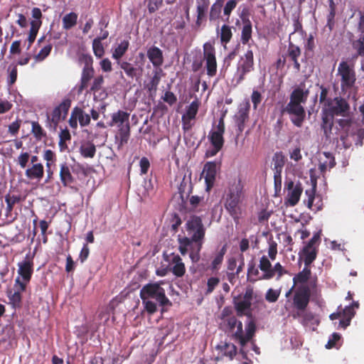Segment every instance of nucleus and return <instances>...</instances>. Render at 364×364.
Wrapping results in <instances>:
<instances>
[{"instance_id": "nucleus-1", "label": "nucleus", "mask_w": 364, "mask_h": 364, "mask_svg": "<svg viewBox=\"0 0 364 364\" xmlns=\"http://www.w3.org/2000/svg\"><path fill=\"white\" fill-rule=\"evenodd\" d=\"M309 90L304 89L301 85L293 90L289 96V102L283 108L282 112L290 116L291 122L297 127H301L306 117L303 106L308 99Z\"/></svg>"}, {"instance_id": "nucleus-2", "label": "nucleus", "mask_w": 364, "mask_h": 364, "mask_svg": "<svg viewBox=\"0 0 364 364\" xmlns=\"http://www.w3.org/2000/svg\"><path fill=\"white\" fill-rule=\"evenodd\" d=\"M140 298L144 310L149 315H153L157 311V304L162 307L172 305L166 296L164 289L157 283L144 285L140 290Z\"/></svg>"}, {"instance_id": "nucleus-3", "label": "nucleus", "mask_w": 364, "mask_h": 364, "mask_svg": "<svg viewBox=\"0 0 364 364\" xmlns=\"http://www.w3.org/2000/svg\"><path fill=\"white\" fill-rule=\"evenodd\" d=\"M186 228L189 237H178V250L182 255H186L188 246L193 244L203 245L205 235V228L200 217L193 215L186 223Z\"/></svg>"}, {"instance_id": "nucleus-4", "label": "nucleus", "mask_w": 364, "mask_h": 364, "mask_svg": "<svg viewBox=\"0 0 364 364\" xmlns=\"http://www.w3.org/2000/svg\"><path fill=\"white\" fill-rule=\"evenodd\" d=\"M243 196L244 185L242 180L237 178L229 182L223 196L224 207L235 220L239 219Z\"/></svg>"}, {"instance_id": "nucleus-5", "label": "nucleus", "mask_w": 364, "mask_h": 364, "mask_svg": "<svg viewBox=\"0 0 364 364\" xmlns=\"http://www.w3.org/2000/svg\"><path fill=\"white\" fill-rule=\"evenodd\" d=\"M71 102L70 98H64L50 114H46V126L47 128L53 131L56 130L58 124L66 118Z\"/></svg>"}, {"instance_id": "nucleus-6", "label": "nucleus", "mask_w": 364, "mask_h": 364, "mask_svg": "<svg viewBox=\"0 0 364 364\" xmlns=\"http://www.w3.org/2000/svg\"><path fill=\"white\" fill-rule=\"evenodd\" d=\"M255 69L254 54L252 49L248 48L246 52L240 57L235 74L236 84L241 83L245 79V75Z\"/></svg>"}, {"instance_id": "nucleus-7", "label": "nucleus", "mask_w": 364, "mask_h": 364, "mask_svg": "<svg viewBox=\"0 0 364 364\" xmlns=\"http://www.w3.org/2000/svg\"><path fill=\"white\" fill-rule=\"evenodd\" d=\"M311 298V289L307 285L299 286L294 292L291 299H288L286 309L289 304L290 307L296 311H306Z\"/></svg>"}, {"instance_id": "nucleus-8", "label": "nucleus", "mask_w": 364, "mask_h": 364, "mask_svg": "<svg viewBox=\"0 0 364 364\" xmlns=\"http://www.w3.org/2000/svg\"><path fill=\"white\" fill-rule=\"evenodd\" d=\"M359 308L358 301H353L350 306L342 309L338 308L337 312L329 316L331 320L340 319L338 328H346L350 323L351 319L355 316V310Z\"/></svg>"}, {"instance_id": "nucleus-9", "label": "nucleus", "mask_w": 364, "mask_h": 364, "mask_svg": "<svg viewBox=\"0 0 364 364\" xmlns=\"http://www.w3.org/2000/svg\"><path fill=\"white\" fill-rule=\"evenodd\" d=\"M338 74L341 76V89L347 92L354 86L356 77L355 73L346 61H341L338 68Z\"/></svg>"}, {"instance_id": "nucleus-10", "label": "nucleus", "mask_w": 364, "mask_h": 364, "mask_svg": "<svg viewBox=\"0 0 364 364\" xmlns=\"http://www.w3.org/2000/svg\"><path fill=\"white\" fill-rule=\"evenodd\" d=\"M203 57L205 61L207 75L214 77L217 74L218 64L215 56V48L210 42H206L203 46Z\"/></svg>"}, {"instance_id": "nucleus-11", "label": "nucleus", "mask_w": 364, "mask_h": 364, "mask_svg": "<svg viewBox=\"0 0 364 364\" xmlns=\"http://www.w3.org/2000/svg\"><path fill=\"white\" fill-rule=\"evenodd\" d=\"M323 109L334 116L346 117L349 112L350 105L344 98L336 97L333 99L328 98Z\"/></svg>"}, {"instance_id": "nucleus-12", "label": "nucleus", "mask_w": 364, "mask_h": 364, "mask_svg": "<svg viewBox=\"0 0 364 364\" xmlns=\"http://www.w3.org/2000/svg\"><path fill=\"white\" fill-rule=\"evenodd\" d=\"M301 54V48L292 42H289L287 51L284 55L287 60V67L290 68L292 66L296 73H299L301 70V64L299 62Z\"/></svg>"}, {"instance_id": "nucleus-13", "label": "nucleus", "mask_w": 364, "mask_h": 364, "mask_svg": "<svg viewBox=\"0 0 364 364\" xmlns=\"http://www.w3.org/2000/svg\"><path fill=\"white\" fill-rule=\"evenodd\" d=\"M225 133V122L223 117H220L215 130H211L208 134V139L212 146L216 149H222L224 145L223 134Z\"/></svg>"}, {"instance_id": "nucleus-14", "label": "nucleus", "mask_w": 364, "mask_h": 364, "mask_svg": "<svg viewBox=\"0 0 364 364\" xmlns=\"http://www.w3.org/2000/svg\"><path fill=\"white\" fill-rule=\"evenodd\" d=\"M200 102L198 98H196L189 106L187 107L186 112L182 115V127L184 130H189L192 127L191 121L196 119Z\"/></svg>"}, {"instance_id": "nucleus-15", "label": "nucleus", "mask_w": 364, "mask_h": 364, "mask_svg": "<svg viewBox=\"0 0 364 364\" xmlns=\"http://www.w3.org/2000/svg\"><path fill=\"white\" fill-rule=\"evenodd\" d=\"M240 18L242 23L240 41L242 45H248L250 46V41L252 38V24L245 9L242 11Z\"/></svg>"}, {"instance_id": "nucleus-16", "label": "nucleus", "mask_w": 364, "mask_h": 364, "mask_svg": "<svg viewBox=\"0 0 364 364\" xmlns=\"http://www.w3.org/2000/svg\"><path fill=\"white\" fill-rule=\"evenodd\" d=\"M18 274L21 277V282H25V286L26 287L33 273V260L28 257H26L23 261L18 264Z\"/></svg>"}, {"instance_id": "nucleus-17", "label": "nucleus", "mask_w": 364, "mask_h": 364, "mask_svg": "<svg viewBox=\"0 0 364 364\" xmlns=\"http://www.w3.org/2000/svg\"><path fill=\"white\" fill-rule=\"evenodd\" d=\"M217 168L218 164L215 161H208L204 165L203 173L205 174L207 189H210L214 186Z\"/></svg>"}, {"instance_id": "nucleus-18", "label": "nucleus", "mask_w": 364, "mask_h": 364, "mask_svg": "<svg viewBox=\"0 0 364 364\" xmlns=\"http://www.w3.org/2000/svg\"><path fill=\"white\" fill-rule=\"evenodd\" d=\"M318 252V247L306 244L299 252V259L303 260L305 266H311L316 259Z\"/></svg>"}, {"instance_id": "nucleus-19", "label": "nucleus", "mask_w": 364, "mask_h": 364, "mask_svg": "<svg viewBox=\"0 0 364 364\" xmlns=\"http://www.w3.org/2000/svg\"><path fill=\"white\" fill-rule=\"evenodd\" d=\"M311 275V270L310 266H305L302 271L299 272L297 274H296L293 278L294 285L293 287L286 293L285 296L289 297L293 292V289L294 286L297 284H304L306 283L310 278Z\"/></svg>"}, {"instance_id": "nucleus-20", "label": "nucleus", "mask_w": 364, "mask_h": 364, "mask_svg": "<svg viewBox=\"0 0 364 364\" xmlns=\"http://www.w3.org/2000/svg\"><path fill=\"white\" fill-rule=\"evenodd\" d=\"M117 64L129 78H137L141 75L143 71L141 67H134L132 63L124 60H119L117 61Z\"/></svg>"}, {"instance_id": "nucleus-21", "label": "nucleus", "mask_w": 364, "mask_h": 364, "mask_svg": "<svg viewBox=\"0 0 364 364\" xmlns=\"http://www.w3.org/2000/svg\"><path fill=\"white\" fill-rule=\"evenodd\" d=\"M305 193L308 198L304 200V203L306 204L309 209L314 211H318L322 209V200L319 197H315L314 188L306 190Z\"/></svg>"}, {"instance_id": "nucleus-22", "label": "nucleus", "mask_w": 364, "mask_h": 364, "mask_svg": "<svg viewBox=\"0 0 364 364\" xmlns=\"http://www.w3.org/2000/svg\"><path fill=\"white\" fill-rule=\"evenodd\" d=\"M146 55L155 68H159L164 63V56L162 50L154 46L150 47L146 52Z\"/></svg>"}, {"instance_id": "nucleus-23", "label": "nucleus", "mask_w": 364, "mask_h": 364, "mask_svg": "<svg viewBox=\"0 0 364 364\" xmlns=\"http://www.w3.org/2000/svg\"><path fill=\"white\" fill-rule=\"evenodd\" d=\"M111 117V122H109V126L111 127L117 125V128H119L123 125L130 124L129 113L127 112L118 110L117 112L113 113Z\"/></svg>"}, {"instance_id": "nucleus-24", "label": "nucleus", "mask_w": 364, "mask_h": 364, "mask_svg": "<svg viewBox=\"0 0 364 364\" xmlns=\"http://www.w3.org/2000/svg\"><path fill=\"white\" fill-rule=\"evenodd\" d=\"M249 107H241L235 115V123L238 129V134H241L245 127V122L249 118Z\"/></svg>"}, {"instance_id": "nucleus-25", "label": "nucleus", "mask_w": 364, "mask_h": 364, "mask_svg": "<svg viewBox=\"0 0 364 364\" xmlns=\"http://www.w3.org/2000/svg\"><path fill=\"white\" fill-rule=\"evenodd\" d=\"M60 179L64 187L70 186L75 181V178L71 173L70 167L66 163L60 165Z\"/></svg>"}, {"instance_id": "nucleus-26", "label": "nucleus", "mask_w": 364, "mask_h": 364, "mask_svg": "<svg viewBox=\"0 0 364 364\" xmlns=\"http://www.w3.org/2000/svg\"><path fill=\"white\" fill-rule=\"evenodd\" d=\"M130 124L123 125L118 128L115 139L118 144V149H121L124 144H127L130 137Z\"/></svg>"}, {"instance_id": "nucleus-27", "label": "nucleus", "mask_w": 364, "mask_h": 364, "mask_svg": "<svg viewBox=\"0 0 364 364\" xmlns=\"http://www.w3.org/2000/svg\"><path fill=\"white\" fill-rule=\"evenodd\" d=\"M14 293L10 296V300L14 305H19L21 301V293L26 291L25 282H21L20 277H16L14 284Z\"/></svg>"}, {"instance_id": "nucleus-28", "label": "nucleus", "mask_w": 364, "mask_h": 364, "mask_svg": "<svg viewBox=\"0 0 364 364\" xmlns=\"http://www.w3.org/2000/svg\"><path fill=\"white\" fill-rule=\"evenodd\" d=\"M94 69H82L80 84L77 87L78 93H82L88 87L90 81L94 77Z\"/></svg>"}, {"instance_id": "nucleus-29", "label": "nucleus", "mask_w": 364, "mask_h": 364, "mask_svg": "<svg viewBox=\"0 0 364 364\" xmlns=\"http://www.w3.org/2000/svg\"><path fill=\"white\" fill-rule=\"evenodd\" d=\"M25 175L28 179L40 181L44 175V167L42 164H33L26 170Z\"/></svg>"}, {"instance_id": "nucleus-30", "label": "nucleus", "mask_w": 364, "mask_h": 364, "mask_svg": "<svg viewBox=\"0 0 364 364\" xmlns=\"http://www.w3.org/2000/svg\"><path fill=\"white\" fill-rule=\"evenodd\" d=\"M171 264H173L171 272L176 277H181L185 274L186 267L178 255H173Z\"/></svg>"}, {"instance_id": "nucleus-31", "label": "nucleus", "mask_w": 364, "mask_h": 364, "mask_svg": "<svg viewBox=\"0 0 364 364\" xmlns=\"http://www.w3.org/2000/svg\"><path fill=\"white\" fill-rule=\"evenodd\" d=\"M223 4L224 0H215L212 4L208 15V18L210 22H215L220 18Z\"/></svg>"}, {"instance_id": "nucleus-32", "label": "nucleus", "mask_w": 364, "mask_h": 364, "mask_svg": "<svg viewBox=\"0 0 364 364\" xmlns=\"http://www.w3.org/2000/svg\"><path fill=\"white\" fill-rule=\"evenodd\" d=\"M303 192V188L301 183H297L294 188L289 191L287 202L289 205L294 206L299 201L300 196Z\"/></svg>"}, {"instance_id": "nucleus-33", "label": "nucleus", "mask_w": 364, "mask_h": 364, "mask_svg": "<svg viewBox=\"0 0 364 364\" xmlns=\"http://www.w3.org/2000/svg\"><path fill=\"white\" fill-rule=\"evenodd\" d=\"M80 153L84 158L92 159L96 154V146L93 142L87 141L81 144L79 149Z\"/></svg>"}, {"instance_id": "nucleus-34", "label": "nucleus", "mask_w": 364, "mask_h": 364, "mask_svg": "<svg viewBox=\"0 0 364 364\" xmlns=\"http://www.w3.org/2000/svg\"><path fill=\"white\" fill-rule=\"evenodd\" d=\"M259 267L264 274L262 279H269L273 277L272 264L266 256H262L259 260Z\"/></svg>"}, {"instance_id": "nucleus-35", "label": "nucleus", "mask_w": 364, "mask_h": 364, "mask_svg": "<svg viewBox=\"0 0 364 364\" xmlns=\"http://www.w3.org/2000/svg\"><path fill=\"white\" fill-rule=\"evenodd\" d=\"M73 115H75L81 127H87L90 124V115L84 112L79 107H75L73 109Z\"/></svg>"}, {"instance_id": "nucleus-36", "label": "nucleus", "mask_w": 364, "mask_h": 364, "mask_svg": "<svg viewBox=\"0 0 364 364\" xmlns=\"http://www.w3.org/2000/svg\"><path fill=\"white\" fill-rule=\"evenodd\" d=\"M232 28V27L228 24L222 25L220 32V41L222 45L225 46L230 42L233 36Z\"/></svg>"}, {"instance_id": "nucleus-37", "label": "nucleus", "mask_w": 364, "mask_h": 364, "mask_svg": "<svg viewBox=\"0 0 364 364\" xmlns=\"http://www.w3.org/2000/svg\"><path fill=\"white\" fill-rule=\"evenodd\" d=\"M42 24L41 21H31V28L28 36V48H29L36 40L38 30Z\"/></svg>"}, {"instance_id": "nucleus-38", "label": "nucleus", "mask_w": 364, "mask_h": 364, "mask_svg": "<svg viewBox=\"0 0 364 364\" xmlns=\"http://www.w3.org/2000/svg\"><path fill=\"white\" fill-rule=\"evenodd\" d=\"M129 46V42L127 40H123L114 48L112 53V58L117 61L121 60L122 57L126 53Z\"/></svg>"}, {"instance_id": "nucleus-39", "label": "nucleus", "mask_w": 364, "mask_h": 364, "mask_svg": "<svg viewBox=\"0 0 364 364\" xmlns=\"http://www.w3.org/2000/svg\"><path fill=\"white\" fill-rule=\"evenodd\" d=\"M334 115L326 111L323 108L322 113V124L321 127L324 130V132L326 134L327 131L331 132L333 124V118Z\"/></svg>"}, {"instance_id": "nucleus-40", "label": "nucleus", "mask_w": 364, "mask_h": 364, "mask_svg": "<svg viewBox=\"0 0 364 364\" xmlns=\"http://www.w3.org/2000/svg\"><path fill=\"white\" fill-rule=\"evenodd\" d=\"M234 305L235 309L237 313V316H242L243 315L247 314L245 311L249 310L251 307L252 302L245 301L244 299L241 301H236L235 298L234 299Z\"/></svg>"}, {"instance_id": "nucleus-41", "label": "nucleus", "mask_w": 364, "mask_h": 364, "mask_svg": "<svg viewBox=\"0 0 364 364\" xmlns=\"http://www.w3.org/2000/svg\"><path fill=\"white\" fill-rule=\"evenodd\" d=\"M336 5L333 0L329 1V12L327 15V23L326 27L331 31L335 26Z\"/></svg>"}, {"instance_id": "nucleus-42", "label": "nucleus", "mask_w": 364, "mask_h": 364, "mask_svg": "<svg viewBox=\"0 0 364 364\" xmlns=\"http://www.w3.org/2000/svg\"><path fill=\"white\" fill-rule=\"evenodd\" d=\"M203 3L202 4H198L196 8L197 11V18L196 21V24L197 26H200L205 19V13L208 7V1L203 0Z\"/></svg>"}, {"instance_id": "nucleus-43", "label": "nucleus", "mask_w": 364, "mask_h": 364, "mask_svg": "<svg viewBox=\"0 0 364 364\" xmlns=\"http://www.w3.org/2000/svg\"><path fill=\"white\" fill-rule=\"evenodd\" d=\"M77 14L74 12H70L65 15L63 18V28L68 30L75 26L77 23Z\"/></svg>"}, {"instance_id": "nucleus-44", "label": "nucleus", "mask_w": 364, "mask_h": 364, "mask_svg": "<svg viewBox=\"0 0 364 364\" xmlns=\"http://www.w3.org/2000/svg\"><path fill=\"white\" fill-rule=\"evenodd\" d=\"M227 251L226 245H223L219 252L216 255L212 261L210 268L213 271H218L223 261L224 255Z\"/></svg>"}, {"instance_id": "nucleus-45", "label": "nucleus", "mask_w": 364, "mask_h": 364, "mask_svg": "<svg viewBox=\"0 0 364 364\" xmlns=\"http://www.w3.org/2000/svg\"><path fill=\"white\" fill-rule=\"evenodd\" d=\"M274 171H282L284 166V156L282 152H277L273 156Z\"/></svg>"}, {"instance_id": "nucleus-46", "label": "nucleus", "mask_w": 364, "mask_h": 364, "mask_svg": "<svg viewBox=\"0 0 364 364\" xmlns=\"http://www.w3.org/2000/svg\"><path fill=\"white\" fill-rule=\"evenodd\" d=\"M294 318H301V323L304 325H308L314 318V316L311 312L305 311H296L292 314Z\"/></svg>"}, {"instance_id": "nucleus-47", "label": "nucleus", "mask_w": 364, "mask_h": 364, "mask_svg": "<svg viewBox=\"0 0 364 364\" xmlns=\"http://www.w3.org/2000/svg\"><path fill=\"white\" fill-rule=\"evenodd\" d=\"M31 132L37 140H41L46 133L38 122H31Z\"/></svg>"}, {"instance_id": "nucleus-48", "label": "nucleus", "mask_w": 364, "mask_h": 364, "mask_svg": "<svg viewBox=\"0 0 364 364\" xmlns=\"http://www.w3.org/2000/svg\"><path fill=\"white\" fill-rule=\"evenodd\" d=\"M202 246L203 245L201 244H193L191 246H188V250L190 251L189 257L193 262H198L199 261Z\"/></svg>"}, {"instance_id": "nucleus-49", "label": "nucleus", "mask_w": 364, "mask_h": 364, "mask_svg": "<svg viewBox=\"0 0 364 364\" xmlns=\"http://www.w3.org/2000/svg\"><path fill=\"white\" fill-rule=\"evenodd\" d=\"M223 355L228 357L230 360H232L237 354V347L233 343H225L221 347Z\"/></svg>"}, {"instance_id": "nucleus-50", "label": "nucleus", "mask_w": 364, "mask_h": 364, "mask_svg": "<svg viewBox=\"0 0 364 364\" xmlns=\"http://www.w3.org/2000/svg\"><path fill=\"white\" fill-rule=\"evenodd\" d=\"M237 0H228L223 8V15L226 17L225 21L229 22L232 11L236 8Z\"/></svg>"}, {"instance_id": "nucleus-51", "label": "nucleus", "mask_w": 364, "mask_h": 364, "mask_svg": "<svg viewBox=\"0 0 364 364\" xmlns=\"http://www.w3.org/2000/svg\"><path fill=\"white\" fill-rule=\"evenodd\" d=\"M352 46L358 55L364 56V35H360L357 40L353 41Z\"/></svg>"}, {"instance_id": "nucleus-52", "label": "nucleus", "mask_w": 364, "mask_h": 364, "mask_svg": "<svg viewBox=\"0 0 364 364\" xmlns=\"http://www.w3.org/2000/svg\"><path fill=\"white\" fill-rule=\"evenodd\" d=\"M92 50L95 56L98 58H102L105 54V49L102 41L100 39H94L92 41Z\"/></svg>"}, {"instance_id": "nucleus-53", "label": "nucleus", "mask_w": 364, "mask_h": 364, "mask_svg": "<svg viewBox=\"0 0 364 364\" xmlns=\"http://www.w3.org/2000/svg\"><path fill=\"white\" fill-rule=\"evenodd\" d=\"M256 326L253 321H250L246 327V334L243 336L245 339V346L249 342L255 335Z\"/></svg>"}, {"instance_id": "nucleus-54", "label": "nucleus", "mask_w": 364, "mask_h": 364, "mask_svg": "<svg viewBox=\"0 0 364 364\" xmlns=\"http://www.w3.org/2000/svg\"><path fill=\"white\" fill-rule=\"evenodd\" d=\"M104 83V77L102 75H99L96 77L90 88V92H96L100 90L102 87V85Z\"/></svg>"}, {"instance_id": "nucleus-55", "label": "nucleus", "mask_w": 364, "mask_h": 364, "mask_svg": "<svg viewBox=\"0 0 364 364\" xmlns=\"http://www.w3.org/2000/svg\"><path fill=\"white\" fill-rule=\"evenodd\" d=\"M316 85L319 87V88L321 90V93L319 95V102L321 104H323V107H325L326 106V102L328 100V98H327V96H328V94L329 92V89L328 87H325L323 85H319L318 83H317Z\"/></svg>"}, {"instance_id": "nucleus-56", "label": "nucleus", "mask_w": 364, "mask_h": 364, "mask_svg": "<svg viewBox=\"0 0 364 364\" xmlns=\"http://www.w3.org/2000/svg\"><path fill=\"white\" fill-rule=\"evenodd\" d=\"M237 330L233 334V337L235 339L239 341V343L242 347L245 346V339L243 338V330H242V323L239 321V323L237 325Z\"/></svg>"}, {"instance_id": "nucleus-57", "label": "nucleus", "mask_w": 364, "mask_h": 364, "mask_svg": "<svg viewBox=\"0 0 364 364\" xmlns=\"http://www.w3.org/2000/svg\"><path fill=\"white\" fill-rule=\"evenodd\" d=\"M279 295L280 291L269 289L265 294V299L270 303H274L278 300Z\"/></svg>"}, {"instance_id": "nucleus-58", "label": "nucleus", "mask_w": 364, "mask_h": 364, "mask_svg": "<svg viewBox=\"0 0 364 364\" xmlns=\"http://www.w3.org/2000/svg\"><path fill=\"white\" fill-rule=\"evenodd\" d=\"M161 77L159 75V73L156 71L154 73V76L151 77L150 82L148 84V89L149 91L154 90L156 91L157 90V87L160 82Z\"/></svg>"}, {"instance_id": "nucleus-59", "label": "nucleus", "mask_w": 364, "mask_h": 364, "mask_svg": "<svg viewBox=\"0 0 364 364\" xmlns=\"http://www.w3.org/2000/svg\"><path fill=\"white\" fill-rule=\"evenodd\" d=\"M164 0H147V8L150 14L156 11L163 4Z\"/></svg>"}, {"instance_id": "nucleus-60", "label": "nucleus", "mask_w": 364, "mask_h": 364, "mask_svg": "<svg viewBox=\"0 0 364 364\" xmlns=\"http://www.w3.org/2000/svg\"><path fill=\"white\" fill-rule=\"evenodd\" d=\"M43 159L46 161V164H49V166H52L56 161V155L50 149H46L43 152Z\"/></svg>"}, {"instance_id": "nucleus-61", "label": "nucleus", "mask_w": 364, "mask_h": 364, "mask_svg": "<svg viewBox=\"0 0 364 364\" xmlns=\"http://www.w3.org/2000/svg\"><path fill=\"white\" fill-rule=\"evenodd\" d=\"M80 60L84 64L82 69H94L92 65L93 58L90 55L82 54Z\"/></svg>"}, {"instance_id": "nucleus-62", "label": "nucleus", "mask_w": 364, "mask_h": 364, "mask_svg": "<svg viewBox=\"0 0 364 364\" xmlns=\"http://www.w3.org/2000/svg\"><path fill=\"white\" fill-rule=\"evenodd\" d=\"M220 283V279L218 277H212L208 279L207 282V289L205 291V294H209L212 293L215 288Z\"/></svg>"}, {"instance_id": "nucleus-63", "label": "nucleus", "mask_w": 364, "mask_h": 364, "mask_svg": "<svg viewBox=\"0 0 364 364\" xmlns=\"http://www.w3.org/2000/svg\"><path fill=\"white\" fill-rule=\"evenodd\" d=\"M162 100L165 102L168 103L170 106H171L176 102L177 97L173 92L171 91H166L162 97Z\"/></svg>"}, {"instance_id": "nucleus-64", "label": "nucleus", "mask_w": 364, "mask_h": 364, "mask_svg": "<svg viewBox=\"0 0 364 364\" xmlns=\"http://www.w3.org/2000/svg\"><path fill=\"white\" fill-rule=\"evenodd\" d=\"M52 50V45L48 44L44 46L36 55V58L39 60H44L50 53Z\"/></svg>"}]
</instances>
